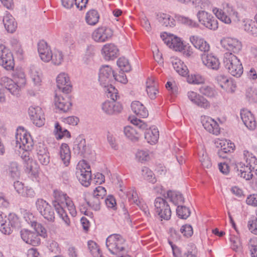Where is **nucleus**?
<instances>
[{"mask_svg": "<svg viewBox=\"0 0 257 257\" xmlns=\"http://www.w3.org/2000/svg\"><path fill=\"white\" fill-rule=\"evenodd\" d=\"M16 147L21 149L20 152L21 157L23 161L26 172L29 175L36 178L38 176V167L33 159L32 149L34 143L29 134L24 128L20 127L17 131L16 136Z\"/></svg>", "mask_w": 257, "mask_h": 257, "instance_id": "nucleus-1", "label": "nucleus"}, {"mask_svg": "<svg viewBox=\"0 0 257 257\" xmlns=\"http://www.w3.org/2000/svg\"><path fill=\"white\" fill-rule=\"evenodd\" d=\"M114 72L108 65L102 66L99 69V81L104 87V91L108 98L116 100L119 98L117 90L111 84L113 81Z\"/></svg>", "mask_w": 257, "mask_h": 257, "instance_id": "nucleus-2", "label": "nucleus"}, {"mask_svg": "<svg viewBox=\"0 0 257 257\" xmlns=\"http://www.w3.org/2000/svg\"><path fill=\"white\" fill-rule=\"evenodd\" d=\"M212 12L219 20L226 24H230L232 22L231 19L233 23L235 24L240 21L238 13L228 3H223L220 8H213Z\"/></svg>", "mask_w": 257, "mask_h": 257, "instance_id": "nucleus-3", "label": "nucleus"}, {"mask_svg": "<svg viewBox=\"0 0 257 257\" xmlns=\"http://www.w3.org/2000/svg\"><path fill=\"white\" fill-rule=\"evenodd\" d=\"M223 65L229 74L236 78L240 77L243 73V68L240 60L232 53L223 54Z\"/></svg>", "mask_w": 257, "mask_h": 257, "instance_id": "nucleus-4", "label": "nucleus"}, {"mask_svg": "<svg viewBox=\"0 0 257 257\" xmlns=\"http://www.w3.org/2000/svg\"><path fill=\"white\" fill-rule=\"evenodd\" d=\"M125 240L119 234L110 235L106 240V245L109 251L117 257H123Z\"/></svg>", "mask_w": 257, "mask_h": 257, "instance_id": "nucleus-5", "label": "nucleus"}, {"mask_svg": "<svg viewBox=\"0 0 257 257\" xmlns=\"http://www.w3.org/2000/svg\"><path fill=\"white\" fill-rule=\"evenodd\" d=\"M131 122L134 125L137 126L139 128L145 130V139L148 143L153 145L158 142L159 132L156 126L153 125L149 127L146 123L137 118H132Z\"/></svg>", "mask_w": 257, "mask_h": 257, "instance_id": "nucleus-6", "label": "nucleus"}, {"mask_svg": "<svg viewBox=\"0 0 257 257\" xmlns=\"http://www.w3.org/2000/svg\"><path fill=\"white\" fill-rule=\"evenodd\" d=\"M19 75L20 77L19 79L16 81L7 77L2 78V83L5 86V88L1 89V91L3 92L4 95L5 91L7 90L14 96L18 97L20 95L21 89L26 84V81L25 74L23 73H20Z\"/></svg>", "mask_w": 257, "mask_h": 257, "instance_id": "nucleus-7", "label": "nucleus"}, {"mask_svg": "<svg viewBox=\"0 0 257 257\" xmlns=\"http://www.w3.org/2000/svg\"><path fill=\"white\" fill-rule=\"evenodd\" d=\"M243 159L245 161L246 165L240 164V169L238 170L240 173L238 174L241 177L246 180H249L253 177L252 169L254 163H256V158L253 154L247 150L243 151Z\"/></svg>", "mask_w": 257, "mask_h": 257, "instance_id": "nucleus-8", "label": "nucleus"}, {"mask_svg": "<svg viewBox=\"0 0 257 257\" xmlns=\"http://www.w3.org/2000/svg\"><path fill=\"white\" fill-rule=\"evenodd\" d=\"M76 175L80 183L85 187L90 184L91 173L90 166L85 160L80 161L76 167Z\"/></svg>", "mask_w": 257, "mask_h": 257, "instance_id": "nucleus-9", "label": "nucleus"}, {"mask_svg": "<svg viewBox=\"0 0 257 257\" xmlns=\"http://www.w3.org/2000/svg\"><path fill=\"white\" fill-rule=\"evenodd\" d=\"M35 205L37 211L43 218L49 222L55 221V216L53 207L46 200L38 198Z\"/></svg>", "mask_w": 257, "mask_h": 257, "instance_id": "nucleus-10", "label": "nucleus"}, {"mask_svg": "<svg viewBox=\"0 0 257 257\" xmlns=\"http://www.w3.org/2000/svg\"><path fill=\"white\" fill-rule=\"evenodd\" d=\"M0 65L7 70H12L15 66L12 53L3 44H0Z\"/></svg>", "mask_w": 257, "mask_h": 257, "instance_id": "nucleus-11", "label": "nucleus"}, {"mask_svg": "<svg viewBox=\"0 0 257 257\" xmlns=\"http://www.w3.org/2000/svg\"><path fill=\"white\" fill-rule=\"evenodd\" d=\"M196 16L199 23L206 28L213 31L218 28V21L211 14L205 11H199Z\"/></svg>", "mask_w": 257, "mask_h": 257, "instance_id": "nucleus-12", "label": "nucleus"}, {"mask_svg": "<svg viewBox=\"0 0 257 257\" xmlns=\"http://www.w3.org/2000/svg\"><path fill=\"white\" fill-rule=\"evenodd\" d=\"M156 213L163 219L168 220L171 216V210L168 202L164 198L157 197L155 200Z\"/></svg>", "mask_w": 257, "mask_h": 257, "instance_id": "nucleus-13", "label": "nucleus"}, {"mask_svg": "<svg viewBox=\"0 0 257 257\" xmlns=\"http://www.w3.org/2000/svg\"><path fill=\"white\" fill-rule=\"evenodd\" d=\"M160 36L164 43L170 48L176 51L183 50L184 44L180 38L173 35H168L167 33L162 34Z\"/></svg>", "mask_w": 257, "mask_h": 257, "instance_id": "nucleus-14", "label": "nucleus"}, {"mask_svg": "<svg viewBox=\"0 0 257 257\" xmlns=\"http://www.w3.org/2000/svg\"><path fill=\"white\" fill-rule=\"evenodd\" d=\"M29 114L34 124L38 127L43 126L45 121L44 112L38 106H30L28 110Z\"/></svg>", "mask_w": 257, "mask_h": 257, "instance_id": "nucleus-15", "label": "nucleus"}, {"mask_svg": "<svg viewBox=\"0 0 257 257\" xmlns=\"http://www.w3.org/2000/svg\"><path fill=\"white\" fill-rule=\"evenodd\" d=\"M222 47L228 51L229 53H238L241 50V42L235 38H225L221 41Z\"/></svg>", "mask_w": 257, "mask_h": 257, "instance_id": "nucleus-16", "label": "nucleus"}, {"mask_svg": "<svg viewBox=\"0 0 257 257\" xmlns=\"http://www.w3.org/2000/svg\"><path fill=\"white\" fill-rule=\"evenodd\" d=\"M113 35L111 29L106 27H100L92 33L93 39L97 42H104L109 39Z\"/></svg>", "mask_w": 257, "mask_h": 257, "instance_id": "nucleus-17", "label": "nucleus"}, {"mask_svg": "<svg viewBox=\"0 0 257 257\" xmlns=\"http://www.w3.org/2000/svg\"><path fill=\"white\" fill-rule=\"evenodd\" d=\"M56 83L58 89L64 93L68 94L71 91L72 85L67 74L60 73L57 77Z\"/></svg>", "mask_w": 257, "mask_h": 257, "instance_id": "nucleus-18", "label": "nucleus"}, {"mask_svg": "<svg viewBox=\"0 0 257 257\" xmlns=\"http://www.w3.org/2000/svg\"><path fill=\"white\" fill-rule=\"evenodd\" d=\"M55 105L60 111L65 112L69 110L71 106L70 98L65 94L64 95L56 94L54 99Z\"/></svg>", "mask_w": 257, "mask_h": 257, "instance_id": "nucleus-19", "label": "nucleus"}, {"mask_svg": "<svg viewBox=\"0 0 257 257\" xmlns=\"http://www.w3.org/2000/svg\"><path fill=\"white\" fill-rule=\"evenodd\" d=\"M201 60L203 64L208 69L217 70L220 66L218 58L212 53L208 52L203 53L201 55Z\"/></svg>", "mask_w": 257, "mask_h": 257, "instance_id": "nucleus-20", "label": "nucleus"}, {"mask_svg": "<svg viewBox=\"0 0 257 257\" xmlns=\"http://www.w3.org/2000/svg\"><path fill=\"white\" fill-rule=\"evenodd\" d=\"M201 121L204 128L210 133L218 135L220 134V127L218 123L211 117L202 116Z\"/></svg>", "mask_w": 257, "mask_h": 257, "instance_id": "nucleus-21", "label": "nucleus"}, {"mask_svg": "<svg viewBox=\"0 0 257 257\" xmlns=\"http://www.w3.org/2000/svg\"><path fill=\"white\" fill-rule=\"evenodd\" d=\"M20 235L22 240L27 244L36 246L40 243V238L35 232L24 229L21 230Z\"/></svg>", "mask_w": 257, "mask_h": 257, "instance_id": "nucleus-22", "label": "nucleus"}, {"mask_svg": "<svg viewBox=\"0 0 257 257\" xmlns=\"http://www.w3.org/2000/svg\"><path fill=\"white\" fill-rule=\"evenodd\" d=\"M188 99L192 103L198 107L204 109H208L210 106V102L202 95L194 91H190L187 93Z\"/></svg>", "mask_w": 257, "mask_h": 257, "instance_id": "nucleus-23", "label": "nucleus"}, {"mask_svg": "<svg viewBox=\"0 0 257 257\" xmlns=\"http://www.w3.org/2000/svg\"><path fill=\"white\" fill-rule=\"evenodd\" d=\"M116 100L113 101H106L101 105L102 110L107 114L113 115L120 113L122 109L121 104L116 102Z\"/></svg>", "mask_w": 257, "mask_h": 257, "instance_id": "nucleus-24", "label": "nucleus"}, {"mask_svg": "<svg viewBox=\"0 0 257 257\" xmlns=\"http://www.w3.org/2000/svg\"><path fill=\"white\" fill-rule=\"evenodd\" d=\"M38 51L41 59L45 62H48L51 60L50 56L52 51L46 42L41 40L38 43Z\"/></svg>", "mask_w": 257, "mask_h": 257, "instance_id": "nucleus-25", "label": "nucleus"}, {"mask_svg": "<svg viewBox=\"0 0 257 257\" xmlns=\"http://www.w3.org/2000/svg\"><path fill=\"white\" fill-rule=\"evenodd\" d=\"M14 187L16 192L22 197L32 198L35 196V192L32 188L24 186V184L19 181L14 182Z\"/></svg>", "mask_w": 257, "mask_h": 257, "instance_id": "nucleus-26", "label": "nucleus"}, {"mask_svg": "<svg viewBox=\"0 0 257 257\" xmlns=\"http://www.w3.org/2000/svg\"><path fill=\"white\" fill-rule=\"evenodd\" d=\"M54 200L52 201V205L55 210L60 208H64V203L70 197L67 196V194L61 190H55L53 192Z\"/></svg>", "mask_w": 257, "mask_h": 257, "instance_id": "nucleus-27", "label": "nucleus"}, {"mask_svg": "<svg viewBox=\"0 0 257 257\" xmlns=\"http://www.w3.org/2000/svg\"><path fill=\"white\" fill-rule=\"evenodd\" d=\"M102 54L106 60H113L118 56V49L113 44H107L101 50Z\"/></svg>", "mask_w": 257, "mask_h": 257, "instance_id": "nucleus-28", "label": "nucleus"}, {"mask_svg": "<svg viewBox=\"0 0 257 257\" xmlns=\"http://www.w3.org/2000/svg\"><path fill=\"white\" fill-rule=\"evenodd\" d=\"M190 42L195 48L199 49L203 53L207 52L210 49L209 45L204 39L197 35H192L190 37Z\"/></svg>", "mask_w": 257, "mask_h": 257, "instance_id": "nucleus-29", "label": "nucleus"}, {"mask_svg": "<svg viewBox=\"0 0 257 257\" xmlns=\"http://www.w3.org/2000/svg\"><path fill=\"white\" fill-rule=\"evenodd\" d=\"M240 117L244 125L250 130L255 128L256 122L251 112L247 109L240 111Z\"/></svg>", "mask_w": 257, "mask_h": 257, "instance_id": "nucleus-30", "label": "nucleus"}, {"mask_svg": "<svg viewBox=\"0 0 257 257\" xmlns=\"http://www.w3.org/2000/svg\"><path fill=\"white\" fill-rule=\"evenodd\" d=\"M37 156L39 162L42 165L46 166L50 162V156L47 149L45 146L40 145L37 149Z\"/></svg>", "mask_w": 257, "mask_h": 257, "instance_id": "nucleus-31", "label": "nucleus"}, {"mask_svg": "<svg viewBox=\"0 0 257 257\" xmlns=\"http://www.w3.org/2000/svg\"><path fill=\"white\" fill-rule=\"evenodd\" d=\"M3 23L6 30L10 33H14L17 28V24L15 22V19L7 12L4 16Z\"/></svg>", "mask_w": 257, "mask_h": 257, "instance_id": "nucleus-32", "label": "nucleus"}, {"mask_svg": "<svg viewBox=\"0 0 257 257\" xmlns=\"http://www.w3.org/2000/svg\"><path fill=\"white\" fill-rule=\"evenodd\" d=\"M131 108L132 111L138 116L145 118L149 115L148 110L140 101H133L131 104Z\"/></svg>", "mask_w": 257, "mask_h": 257, "instance_id": "nucleus-33", "label": "nucleus"}, {"mask_svg": "<svg viewBox=\"0 0 257 257\" xmlns=\"http://www.w3.org/2000/svg\"><path fill=\"white\" fill-rule=\"evenodd\" d=\"M59 155L65 166H68L71 159V152L68 145L63 143L60 147Z\"/></svg>", "mask_w": 257, "mask_h": 257, "instance_id": "nucleus-34", "label": "nucleus"}, {"mask_svg": "<svg viewBox=\"0 0 257 257\" xmlns=\"http://www.w3.org/2000/svg\"><path fill=\"white\" fill-rule=\"evenodd\" d=\"M87 149L88 148L86 145L85 140L81 137L77 138L73 147V150L75 154L83 157Z\"/></svg>", "mask_w": 257, "mask_h": 257, "instance_id": "nucleus-35", "label": "nucleus"}, {"mask_svg": "<svg viewBox=\"0 0 257 257\" xmlns=\"http://www.w3.org/2000/svg\"><path fill=\"white\" fill-rule=\"evenodd\" d=\"M217 80L221 82L220 86L222 88H225L227 91L231 93L234 92L236 84L232 79H228L223 75H220L217 77Z\"/></svg>", "mask_w": 257, "mask_h": 257, "instance_id": "nucleus-36", "label": "nucleus"}, {"mask_svg": "<svg viewBox=\"0 0 257 257\" xmlns=\"http://www.w3.org/2000/svg\"><path fill=\"white\" fill-rule=\"evenodd\" d=\"M88 2V0H61L62 5L66 9H71L75 5L81 10L86 7Z\"/></svg>", "mask_w": 257, "mask_h": 257, "instance_id": "nucleus-37", "label": "nucleus"}, {"mask_svg": "<svg viewBox=\"0 0 257 257\" xmlns=\"http://www.w3.org/2000/svg\"><path fill=\"white\" fill-rule=\"evenodd\" d=\"M100 16L98 11L91 9L87 12L85 15V20L86 23L90 26L96 25L99 20Z\"/></svg>", "mask_w": 257, "mask_h": 257, "instance_id": "nucleus-38", "label": "nucleus"}, {"mask_svg": "<svg viewBox=\"0 0 257 257\" xmlns=\"http://www.w3.org/2000/svg\"><path fill=\"white\" fill-rule=\"evenodd\" d=\"M172 65L176 71L182 76L188 74V70L184 62L178 58H174L172 61Z\"/></svg>", "mask_w": 257, "mask_h": 257, "instance_id": "nucleus-39", "label": "nucleus"}, {"mask_svg": "<svg viewBox=\"0 0 257 257\" xmlns=\"http://www.w3.org/2000/svg\"><path fill=\"white\" fill-rule=\"evenodd\" d=\"M157 17L162 26L173 27L176 25L175 20L168 14L160 13L157 15Z\"/></svg>", "mask_w": 257, "mask_h": 257, "instance_id": "nucleus-40", "label": "nucleus"}, {"mask_svg": "<svg viewBox=\"0 0 257 257\" xmlns=\"http://www.w3.org/2000/svg\"><path fill=\"white\" fill-rule=\"evenodd\" d=\"M13 228L10 224L6 216L0 212V231L5 234H10L13 231Z\"/></svg>", "mask_w": 257, "mask_h": 257, "instance_id": "nucleus-41", "label": "nucleus"}, {"mask_svg": "<svg viewBox=\"0 0 257 257\" xmlns=\"http://www.w3.org/2000/svg\"><path fill=\"white\" fill-rule=\"evenodd\" d=\"M243 22L244 30L248 34L257 37V19L256 21L248 19Z\"/></svg>", "mask_w": 257, "mask_h": 257, "instance_id": "nucleus-42", "label": "nucleus"}, {"mask_svg": "<svg viewBox=\"0 0 257 257\" xmlns=\"http://www.w3.org/2000/svg\"><path fill=\"white\" fill-rule=\"evenodd\" d=\"M147 92L151 99L156 98V95L158 92L157 87V83L155 82L154 78H148L147 81Z\"/></svg>", "mask_w": 257, "mask_h": 257, "instance_id": "nucleus-43", "label": "nucleus"}, {"mask_svg": "<svg viewBox=\"0 0 257 257\" xmlns=\"http://www.w3.org/2000/svg\"><path fill=\"white\" fill-rule=\"evenodd\" d=\"M54 132L57 140H60L64 137L70 138L71 137L70 132L67 129L62 128L58 122L55 123Z\"/></svg>", "mask_w": 257, "mask_h": 257, "instance_id": "nucleus-44", "label": "nucleus"}, {"mask_svg": "<svg viewBox=\"0 0 257 257\" xmlns=\"http://www.w3.org/2000/svg\"><path fill=\"white\" fill-rule=\"evenodd\" d=\"M165 197L168 198L170 201L173 202L175 204L184 202V198L181 194L171 190L167 191Z\"/></svg>", "mask_w": 257, "mask_h": 257, "instance_id": "nucleus-45", "label": "nucleus"}, {"mask_svg": "<svg viewBox=\"0 0 257 257\" xmlns=\"http://www.w3.org/2000/svg\"><path fill=\"white\" fill-rule=\"evenodd\" d=\"M199 90L202 95L210 98L215 97L217 95V91L213 87L206 85L201 86Z\"/></svg>", "mask_w": 257, "mask_h": 257, "instance_id": "nucleus-46", "label": "nucleus"}, {"mask_svg": "<svg viewBox=\"0 0 257 257\" xmlns=\"http://www.w3.org/2000/svg\"><path fill=\"white\" fill-rule=\"evenodd\" d=\"M124 134L130 140L136 142L139 140V135L136 130L131 126H126L124 127Z\"/></svg>", "mask_w": 257, "mask_h": 257, "instance_id": "nucleus-47", "label": "nucleus"}, {"mask_svg": "<svg viewBox=\"0 0 257 257\" xmlns=\"http://www.w3.org/2000/svg\"><path fill=\"white\" fill-rule=\"evenodd\" d=\"M245 97L249 103L257 102V89L253 87H248L245 91Z\"/></svg>", "mask_w": 257, "mask_h": 257, "instance_id": "nucleus-48", "label": "nucleus"}, {"mask_svg": "<svg viewBox=\"0 0 257 257\" xmlns=\"http://www.w3.org/2000/svg\"><path fill=\"white\" fill-rule=\"evenodd\" d=\"M87 245L90 252L94 257H103L95 242L89 240L87 242Z\"/></svg>", "mask_w": 257, "mask_h": 257, "instance_id": "nucleus-49", "label": "nucleus"}, {"mask_svg": "<svg viewBox=\"0 0 257 257\" xmlns=\"http://www.w3.org/2000/svg\"><path fill=\"white\" fill-rule=\"evenodd\" d=\"M30 77L35 84H39L41 81V73L39 70L36 66L33 65L30 68Z\"/></svg>", "mask_w": 257, "mask_h": 257, "instance_id": "nucleus-50", "label": "nucleus"}, {"mask_svg": "<svg viewBox=\"0 0 257 257\" xmlns=\"http://www.w3.org/2000/svg\"><path fill=\"white\" fill-rule=\"evenodd\" d=\"M50 56L52 62L55 65H60L63 61L64 55L60 50H55Z\"/></svg>", "mask_w": 257, "mask_h": 257, "instance_id": "nucleus-51", "label": "nucleus"}, {"mask_svg": "<svg viewBox=\"0 0 257 257\" xmlns=\"http://www.w3.org/2000/svg\"><path fill=\"white\" fill-rule=\"evenodd\" d=\"M220 149H219V154L222 152H226L227 154L233 151L235 148V145L233 143L227 141H221L219 143Z\"/></svg>", "mask_w": 257, "mask_h": 257, "instance_id": "nucleus-52", "label": "nucleus"}, {"mask_svg": "<svg viewBox=\"0 0 257 257\" xmlns=\"http://www.w3.org/2000/svg\"><path fill=\"white\" fill-rule=\"evenodd\" d=\"M176 18L180 23L188 26L191 28H197L199 26L198 23L194 20H192L188 17H186L181 15L176 16Z\"/></svg>", "mask_w": 257, "mask_h": 257, "instance_id": "nucleus-53", "label": "nucleus"}, {"mask_svg": "<svg viewBox=\"0 0 257 257\" xmlns=\"http://www.w3.org/2000/svg\"><path fill=\"white\" fill-rule=\"evenodd\" d=\"M142 175L144 179L149 182L154 183L156 182L154 174L148 167H143L142 169Z\"/></svg>", "mask_w": 257, "mask_h": 257, "instance_id": "nucleus-54", "label": "nucleus"}, {"mask_svg": "<svg viewBox=\"0 0 257 257\" xmlns=\"http://www.w3.org/2000/svg\"><path fill=\"white\" fill-rule=\"evenodd\" d=\"M31 226L34 227L38 235L44 238L47 237V231L42 224L36 221H32Z\"/></svg>", "mask_w": 257, "mask_h": 257, "instance_id": "nucleus-55", "label": "nucleus"}, {"mask_svg": "<svg viewBox=\"0 0 257 257\" xmlns=\"http://www.w3.org/2000/svg\"><path fill=\"white\" fill-rule=\"evenodd\" d=\"M117 65L123 72H128L131 70V66L128 60L124 57L119 58L117 61Z\"/></svg>", "mask_w": 257, "mask_h": 257, "instance_id": "nucleus-56", "label": "nucleus"}, {"mask_svg": "<svg viewBox=\"0 0 257 257\" xmlns=\"http://www.w3.org/2000/svg\"><path fill=\"white\" fill-rule=\"evenodd\" d=\"M7 220L13 229L19 228L21 226L19 217L15 213H10Z\"/></svg>", "mask_w": 257, "mask_h": 257, "instance_id": "nucleus-57", "label": "nucleus"}, {"mask_svg": "<svg viewBox=\"0 0 257 257\" xmlns=\"http://www.w3.org/2000/svg\"><path fill=\"white\" fill-rule=\"evenodd\" d=\"M100 200L101 199L98 198L96 196H94L92 194L88 200H86L87 204L92 209L96 211L100 209Z\"/></svg>", "mask_w": 257, "mask_h": 257, "instance_id": "nucleus-58", "label": "nucleus"}, {"mask_svg": "<svg viewBox=\"0 0 257 257\" xmlns=\"http://www.w3.org/2000/svg\"><path fill=\"white\" fill-rule=\"evenodd\" d=\"M176 212L179 218L184 219H187L190 215V211L189 208L182 205L177 207Z\"/></svg>", "mask_w": 257, "mask_h": 257, "instance_id": "nucleus-59", "label": "nucleus"}, {"mask_svg": "<svg viewBox=\"0 0 257 257\" xmlns=\"http://www.w3.org/2000/svg\"><path fill=\"white\" fill-rule=\"evenodd\" d=\"M230 241L231 242V248L233 250L237 252L242 249L241 242L237 236H231L230 237Z\"/></svg>", "mask_w": 257, "mask_h": 257, "instance_id": "nucleus-60", "label": "nucleus"}, {"mask_svg": "<svg viewBox=\"0 0 257 257\" xmlns=\"http://www.w3.org/2000/svg\"><path fill=\"white\" fill-rule=\"evenodd\" d=\"M204 78L199 74L189 75L187 78V82L190 84H199L204 82Z\"/></svg>", "mask_w": 257, "mask_h": 257, "instance_id": "nucleus-61", "label": "nucleus"}, {"mask_svg": "<svg viewBox=\"0 0 257 257\" xmlns=\"http://www.w3.org/2000/svg\"><path fill=\"white\" fill-rule=\"evenodd\" d=\"M248 247L250 252L251 257H257V238H250L248 243Z\"/></svg>", "mask_w": 257, "mask_h": 257, "instance_id": "nucleus-62", "label": "nucleus"}, {"mask_svg": "<svg viewBox=\"0 0 257 257\" xmlns=\"http://www.w3.org/2000/svg\"><path fill=\"white\" fill-rule=\"evenodd\" d=\"M126 196L128 198L129 201L137 205H139V204H141V201L138 199V196L136 191L132 189L129 191L127 192Z\"/></svg>", "mask_w": 257, "mask_h": 257, "instance_id": "nucleus-63", "label": "nucleus"}, {"mask_svg": "<svg viewBox=\"0 0 257 257\" xmlns=\"http://www.w3.org/2000/svg\"><path fill=\"white\" fill-rule=\"evenodd\" d=\"M9 171L12 177L16 178L19 177L20 175V171L18 163L15 162H11L9 165Z\"/></svg>", "mask_w": 257, "mask_h": 257, "instance_id": "nucleus-64", "label": "nucleus"}]
</instances>
